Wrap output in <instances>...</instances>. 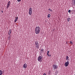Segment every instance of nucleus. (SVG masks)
I'll list each match as a JSON object with an SVG mask.
<instances>
[{
	"label": "nucleus",
	"instance_id": "obj_1",
	"mask_svg": "<svg viewBox=\"0 0 75 75\" xmlns=\"http://www.w3.org/2000/svg\"><path fill=\"white\" fill-rule=\"evenodd\" d=\"M40 28L39 27H36L35 29V32L36 34H39L40 32Z\"/></svg>",
	"mask_w": 75,
	"mask_h": 75
},
{
	"label": "nucleus",
	"instance_id": "obj_2",
	"mask_svg": "<svg viewBox=\"0 0 75 75\" xmlns=\"http://www.w3.org/2000/svg\"><path fill=\"white\" fill-rule=\"evenodd\" d=\"M35 50H38L39 49V44L38 41H36L35 42Z\"/></svg>",
	"mask_w": 75,
	"mask_h": 75
},
{
	"label": "nucleus",
	"instance_id": "obj_3",
	"mask_svg": "<svg viewBox=\"0 0 75 75\" xmlns=\"http://www.w3.org/2000/svg\"><path fill=\"white\" fill-rule=\"evenodd\" d=\"M42 56H40L38 57V61H39V62H41L42 61Z\"/></svg>",
	"mask_w": 75,
	"mask_h": 75
},
{
	"label": "nucleus",
	"instance_id": "obj_4",
	"mask_svg": "<svg viewBox=\"0 0 75 75\" xmlns=\"http://www.w3.org/2000/svg\"><path fill=\"white\" fill-rule=\"evenodd\" d=\"M10 5H11V2L10 1H9L8 3V4L6 6V8H8L10 6Z\"/></svg>",
	"mask_w": 75,
	"mask_h": 75
},
{
	"label": "nucleus",
	"instance_id": "obj_5",
	"mask_svg": "<svg viewBox=\"0 0 75 75\" xmlns=\"http://www.w3.org/2000/svg\"><path fill=\"white\" fill-rule=\"evenodd\" d=\"M29 14L30 15L32 14V8H29Z\"/></svg>",
	"mask_w": 75,
	"mask_h": 75
},
{
	"label": "nucleus",
	"instance_id": "obj_6",
	"mask_svg": "<svg viewBox=\"0 0 75 75\" xmlns=\"http://www.w3.org/2000/svg\"><path fill=\"white\" fill-rule=\"evenodd\" d=\"M53 67L54 68V69H57L58 68V66L56 64H54L53 65Z\"/></svg>",
	"mask_w": 75,
	"mask_h": 75
},
{
	"label": "nucleus",
	"instance_id": "obj_7",
	"mask_svg": "<svg viewBox=\"0 0 75 75\" xmlns=\"http://www.w3.org/2000/svg\"><path fill=\"white\" fill-rule=\"evenodd\" d=\"M69 61H67V62H65L64 65L65 67H68V65L69 64Z\"/></svg>",
	"mask_w": 75,
	"mask_h": 75
},
{
	"label": "nucleus",
	"instance_id": "obj_8",
	"mask_svg": "<svg viewBox=\"0 0 75 75\" xmlns=\"http://www.w3.org/2000/svg\"><path fill=\"white\" fill-rule=\"evenodd\" d=\"M49 53H50V51H47V55L48 57H51V54L49 55Z\"/></svg>",
	"mask_w": 75,
	"mask_h": 75
},
{
	"label": "nucleus",
	"instance_id": "obj_9",
	"mask_svg": "<svg viewBox=\"0 0 75 75\" xmlns=\"http://www.w3.org/2000/svg\"><path fill=\"white\" fill-rule=\"evenodd\" d=\"M23 68H26L27 67V64H25L23 65Z\"/></svg>",
	"mask_w": 75,
	"mask_h": 75
},
{
	"label": "nucleus",
	"instance_id": "obj_10",
	"mask_svg": "<svg viewBox=\"0 0 75 75\" xmlns=\"http://www.w3.org/2000/svg\"><path fill=\"white\" fill-rule=\"evenodd\" d=\"M12 31L11 29H10L9 30L8 34L9 35H10L11 34V33Z\"/></svg>",
	"mask_w": 75,
	"mask_h": 75
},
{
	"label": "nucleus",
	"instance_id": "obj_11",
	"mask_svg": "<svg viewBox=\"0 0 75 75\" xmlns=\"http://www.w3.org/2000/svg\"><path fill=\"white\" fill-rule=\"evenodd\" d=\"M18 19V17H16L14 21V22L16 23V22L17 21Z\"/></svg>",
	"mask_w": 75,
	"mask_h": 75
},
{
	"label": "nucleus",
	"instance_id": "obj_12",
	"mask_svg": "<svg viewBox=\"0 0 75 75\" xmlns=\"http://www.w3.org/2000/svg\"><path fill=\"white\" fill-rule=\"evenodd\" d=\"M8 40H10L11 39V36H10V35L8 37Z\"/></svg>",
	"mask_w": 75,
	"mask_h": 75
},
{
	"label": "nucleus",
	"instance_id": "obj_13",
	"mask_svg": "<svg viewBox=\"0 0 75 75\" xmlns=\"http://www.w3.org/2000/svg\"><path fill=\"white\" fill-rule=\"evenodd\" d=\"M51 16V14H48V16H47V18H50V17Z\"/></svg>",
	"mask_w": 75,
	"mask_h": 75
},
{
	"label": "nucleus",
	"instance_id": "obj_14",
	"mask_svg": "<svg viewBox=\"0 0 75 75\" xmlns=\"http://www.w3.org/2000/svg\"><path fill=\"white\" fill-rule=\"evenodd\" d=\"M70 20H71V18H68L67 19V21L69 22Z\"/></svg>",
	"mask_w": 75,
	"mask_h": 75
},
{
	"label": "nucleus",
	"instance_id": "obj_15",
	"mask_svg": "<svg viewBox=\"0 0 75 75\" xmlns=\"http://www.w3.org/2000/svg\"><path fill=\"white\" fill-rule=\"evenodd\" d=\"M40 51L41 52H43L44 51V50L43 49H42Z\"/></svg>",
	"mask_w": 75,
	"mask_h": 75
},
{
	"label": "nucleus",
	"instance_id": "obj_16",
	"mask_svg": "<svg viewBox=\"0 0 75 75\" xmlns=\"http://www.w3.org/2000/svg\"><path fill=\"white\" fill-rule=\"evenodd\" d=\"M2 71L0 70V75H2Z\"/></svg>",
	"mask_w": 75,
	"mask_h": 75
},
{
	"label": "nucleus",
	"instance_id": "obj_17",
	"mask_svg": "<svg viewBox=\"0 0 75 75\" xmlns=\"http://www.w3.org/2000/svg\"><path fill=\"white\" fill-rule=\"evenodd\" d=\"M69 58V57H68V56H67L66 57V60H68V59Z\"/></svg>",
	"mask_w": 75,
	"mask_h": 75
},
{
	"label": "nucleus",
	"instance_id": "obj_18",
	"mask_svg": "<svg viewBox=\"0 0 75 75\" xmlns=\"http://www.w3.org/2000/svg\"><path fill=\"white\" fill-rule=\"evenodd\" d=\"M72 2L74 3H75V0H72Z\"/></svg>",
	"mask_w": 75,
	"mask_h": 75
},
{
	"label": "nucleus",
	"instance_id": "obj_19",
	"mask_svg": "<svg viewBox=\"0 0 75 75\" xmlns=\"http://www.w3.org/2000/svg\"><path fill=\"white\" fill-rule=\"evenodd\" d=\"M48 10H50V11H52V10L51 9V8L49 9Z\"/></svg>",
	"mask_w": 75,
	"mask_h": 75
},
{
	"label": "nucleus",
	"instance_id": "obj_20",
	"mask_svg": "<svg viewBox=\"0 0 75 75\" xmlns=\"http://www.w3.org/2000/svg\"><path fill=\"white\" fill-rule=\"evenodd\" d=\"M57 74H58V72H56L55 73V75H57Z\"/></svg>",
	"mask_w": 75,
	"mask_h": 75
},
{
	"label": "nucleus",
	"instance_id": "obj_21",
	"mask_svg": "<svg viewBox=\"0 0 75 75\" xmlns=\"http://www.w3.org/2000/svg\"><path fill=\"white\" fill-rule=\"evenodd\" d=\"M70 12H71V10H69L68 12L69 13H70Z\"/></svg>",
	"mask_w": 75,
	"mask_h": 75
},
{
	"label": "nucleus",
	"instance_id": "obj_22",
	"mask_svg": "<svg viewBox=\"0 0 75 75\" xmlns=\"http://www.w3.org/2000/svg\"><path fill=\"white\" fill-rule=\"evenodd\" d=\"M70 43H71V44H73V42H72V41H70Z\"/></svg>",
	"mask_w": 75,
	"mask_h": 75
},
{
	"label": "nucleus",
	"instance_id": "obj_23",
	"mask_svg": "<svg viewBox=\"0 0 75 75\" xmlns=\"http://www.w3.org/2000/svg\"><path fill=\"white\" fill-rule=\"evenodd\" d=\"M18 1H21V0H17Z\"/></svg>",
	"mask_w": 75,
	"mask_h": 75
},
{
	"label": "nucleus",
	"instance_id": "obj_24",
	"mask_svg": "<svg viewBox=\"0 0 75 75\" xmlns=\"http://www.w3.org/2000/svg\"><path fill=\"white\" fill-rule=\"evenodd\" d=\"M43 75H46V74L45 73Z\"/></svg>",
	"mask_w": 75,
	"mask_h": 75
},
{
	"label": "nucleus",
	"instance_id": "obj_25",
	"mask_svg": "<svg viewBox=\"0 0 75 75\" xmlns=\"http://www.w3.org/2000/svg\"><path fill=\"white\" fill-rule=\"evenodd\" d=\"M2 13H3V11H2Z\"/></svg>",
	"mask_w": 75,
	"mask_h": 75
},
{
	"label": "nucleus",
	"instance_id": "obj_26",
	"mask_svg": "<svg viewBox=\"0 0 75 75\" xmlns=\"http://www.w3.org/2000/svg\"><path fill=\"white\" fill-rule=\"evenodd\" d=\"M74 75H75V74H74Z\"/></svg>",
	"mask_w": 75,
	"mask_h": 75
}]
</instances>
